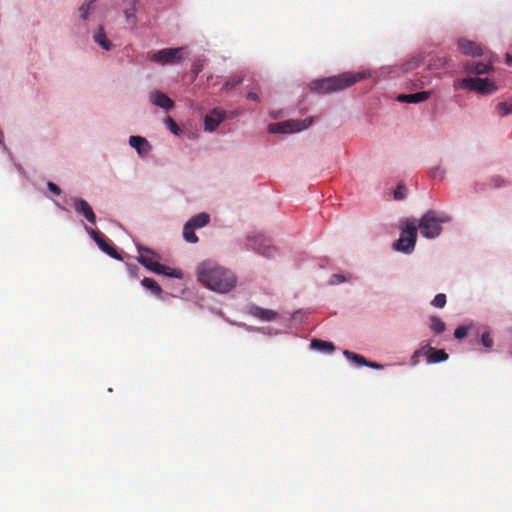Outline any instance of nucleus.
<instances>
[{"instance_id":"obj_1","label":"nucleus","mask_w":512,"mask_h":512,"mask_svg":"<svg viewBox=\"0 0 512 512\" xmlns=\"http://www.w3.org/2000/svg\"><path fill=\"white\" fill-rule=\"evenodd\" d=\"M197 280L206 288L218 292L231 291L237 282L233 272L213 261H203L196 269Z\"/></svg>"},{"instance_id":"obj_2","label":"nucleus","mask_w":512,"mask_h":512,"mask_svg":"<svg viewBox=\"0 0 512 512\" xmlns=\"http://www.w3.org/2000/svg\"><path fill=\"white\" fill-rule=\"evenodd\" d=\"M367 77L366 72H344L337 76L314 80L309 86L312 91L325 94L348 88Z\"/></svg>"},{"instance_id":"obj_3","label":"nucleus","mask_w":512,"mask_h":512,"mask_svg":"<svg viewBox=\"0 0 512 512\" xmlns=\"http://www.w3.org/2000/svg\"><path fill=\"white\" fill-rule=\"evenodd\" d=\"M417 240V224L413 218L404 220L401 227L400 237L394 242L393 248L396 251L410 254L414 251Z\"/></svg>"},{"instance_id":"obj_4","label":"nucleus","mask_w":512,"mask_h":512,"mask_svg":"<svg viewBox=\"0 0 512 512\" xmlns=\"http://www.w3.org/2000/svg\"><path fill=\"white\" fill-rule=\"evenodd\" d=\"M448 221L449 217H438L436 211L428 210L419 220L418 227L422 236L433 239L441 234V224Z\"/></svg>"},{"instance_id":"obj_5","label":"nucleus","mask_w":512,"mask_h":512,"mask_svg":"<svg viewBox=\"0 0 512 512\" xmlns=\"http://www.w3.org/2000/svg\"><path fill=\"white\" fill-rule=\"evenodd\" d=\"M459 88L475 91L477 93L488 95L497 90L495 83L489 79L483 78H464L457 82Z\"/></svg>"},{"instance_id":"obj_6","label":"nucleus","mask_w":512,"mask_h":512,"mask_svg":"<svg viewBox=\"0 0 512 512\" xmlns=\"http://www.w3.org/2000/svg\"><path fill=\"white\" fill-rule=\"evenodd\" d=\"M186 54V47L164 48L154 53L151 59L161 65L180 63Z\"/></svg>"},{"instance_id":"obj_7","label":"nucleus","mask_w":512,"mask_h":512,"mask_svg":"<svg viewBox=\"0 0 512 512\" xmlns=\"http://www.w3.org/2000/svg\"><path fill=\"white\" fill-rule=\"evenodd\" d=\"M312 119L305 120H288L275 124H271L269 127L270 132L272 133H293L299 132L303 129L308 128L311 124Z\"/></svg>"},{"instance_id":"obj_8","label":"nucleus","mask_w":512,"mask_h":512,"mask_svg":"<svg viewBox=\"0 0 512 512\" xmlns=\"http://www.w3.org/2000/svg\"><path fill=\"white\" fill-rule=\"evenodd\" d=\"M251 246L258 254L267 258L273 257L276 253V249L272 245L271 240L262 235L251 239Z\"/></svg>"},{"instance_id":"obj_9","label":"nucleus","mask_w":512,"mask_h":512,"mask_svg":"<svg viewBox=\"0 0 512 512\" xmlns=\"http://www.w3.org/2000/svg\"><path fill=\"white\" fill-rule=\"evenodd\" d=\"M138 252L139 256L137 257V261L148 270L157 273L159 268H162V264L153 260L155 253L151 249L139 246Z\"/></svg>"},{"instance_id":"obj_10","label":"nucleus","mask_w":512,"mask_h":512,"mask_svg":"<svg viewBox=\"0 0 512 512\" xmlns=\"http://www.w3.org/2000/svg\"><path fill=\"white\" fill-rule=\"evenodd\" d=\"M73 207L78 214H82L86 220L94 225L96 223V215L89 203L81 198H72Z\"/></svg>"},{"instance_id":"obj_11","label":"nucleus","mask_w":512,"mask_h":512,"mask_svg":"<svg viewBox=\"0 0 512 512\" xmlns=\"http://www.w3.org/2000/svg\"><path fill=\"white\" fill-rule=\"evenodd\" d=\"M88 233L93 237L99 248L114 259H121L116 249L106 241V239L97 231L88 229Z\"/></svg>"},{"instance_id":"obj_12","label":"nucleus","mask_w":512,"mask_h":512,"mask_svg":"<svg viewBox=\"0 0 512 512\" xmlns=\"http://www.w3.org/2000/svg\"><path fill=\"white\" fill-rule=\"evenodd\" d=\"M225 116V111L219 108L213 109L209 114L205 116V130L210 132L214 131L219 126V124L225 119Z\"/></svg>"},{"instance_id":"obj_13","label":"nucleus","mask_w":512,"mask_h":512,"mask_svg":"<svg viewBox=\"0 0 512 512\" xmlns=\"http://www.w3.org/2000/svg\"><path fill=\"white\" fill-rule=\"evenodd\" d=\"M152 104L168 111L174 107V102L160 91H152L149 95Z\"/></svg>"},{"instance_id":"obj_14","label":"nucleus","mask_w":512,"mask_h":512,"mask_svg":"<svg viewBox=\"0 0 512 512\" xmlns=\"http://www.w3.org/2000/svg\"><path fill=\"white\" fill-rule=\"evenodd\" d=\"M458 48L465 55H471V56L483 55L482 47L479 44H477L473 41L467 40V39H460L458 41Z\"/></svg>"},{"instance_id":"obj_15","label":"nucleus","mask_w":512,"mask_h":512,"mask_svg":"<svg viewBox=\"0 0 512 512\" xmlns=\"http://www.w3.org/2000/svg\"><path fill=\"white\" fill-rule=\"evenodd\" d=\"M129 144L133 147L140 156L147 155L151 151V145L141 136H130Z\"/></svg>"},{"instance_id":"obj_16","label":"nucleus","mask_w":512,"mask_h":512,"mask_svg":"<svg viewBox=\"0 0 512 512\" xmlns=\"http://www.w3.org/2000/svg\"><path fill=\"white\" fill-rule=\"evenodd\" d=\"M464 69L469 74H488L492 70V64L490 63H483V62H467L464 65Z\"/></svg>"},{"instance_id":"obj_17","label":"nucleus","mask_w":512,"mask_h":512,"mask_svg":"<svg viewBox=\"0 0 512 512\" xmlns=\"http://www.w3.org/2000/svg\"><path fill=\"white\" fill-rule=\"evenodd\" d=\"M250 314L262 321H273L277 318V312L271 309L253 306L250 309Z\"/></svg>"},{"instance_id":"obj_18","label":"nucleus","mask_w":512,"mask_h":512,"mask_svg":"<svg viewBox=\"0 0 512 512\" xmlns=\"http://www.w3.org/2000/svg\"><path fill=\"white\" fill-rule=\"evenodd\" d=\"M430 97V92L421 91L413 94H401L397 97V100L405 103H420L427 100Z\"/></svg>"},{"instance_id":"obj_19","label":"nucleus","mask_w":512,"mask_h":512,"mask_svg":"<svg viewBox=\"0 0 512 512\" xmlns=\"http://www.w3.org/2000/svg\"><path fill=\"white\" fill-rule=\"evenodd\" d=\"M448 359V354L443 349H435L427 346V361L429 363H438Z\"/></svg>"},{"instance_id":"obj_20","label":"nucleus","mask_w":512,"mask_h":512,"mask_svg":"<svg viewBox=\"0 0 512 512\" xmlns=\"http://www.w3.org/2000/svg\"><path fill=\"white\" fill-rule=\"evenodd\" d=\"M94 41L101 46L104 50L109 51L112 48V43L107 38L104 28L102 26L95 32Z\"/></svg>"},{"instance_id":"obj_21","label":"nucleus","mask_w":512,"mask_h":512,"mask_svg":"<svg viewBox=\"0 0 512 512\" xmlns=\"http://www.w3.org/2000/svg\"><path fill=\"white\" fill-rule=\"evenodd\" d=\"M209 221L210 216L207 213L202 212L193 216L187 223L197 229L206 226Z\"/></svg>"},{"instance_id":"obj_22","label":"nucleus","mask_w":512,"mask_h":512,"mask_svg":"<svg viewBox=\"0 0 512 512\" xmlns=\"http://www.w3.org/2000/svg\"><path fill=\"white\" fill-rule=\"evenodd\" d=\"M311 348L324 352H333L335 350V346L332 342L320 339H313L311 341Z\"/></svg>"},{"instance_id":"obj_23","label":"nucleus","mask_w":512,"mask_h":512,"mask_svg":"<svg viewBox=\"0 0 512 512\" xmlns=\"http://www.w3.org/2000/svg\"><path fill=\"white\" fill-rule=\"evenodd\" d=\"M141 284L146 289L150 290L154 295L160 296L162 293V288L160 285L152 278H144L141 281Z\"/></svg>"},{"instance_id":"obj_24","label":"nucleus","mask_w":512,"mask_h":512,"mask_svg":"<svg viewBox=\"0 0 512 512\" xmlns=\"http://www.w3.org/2000/svg\"><path fill=\"white\" fill-rule=\"evenodd\" d=\"M156 274H163L165 276L177 279L183 278V272L180 269L171 268L165 265H162V268H159V271Z\"/></svg>"},{"instance_id":"obj_25","label":"nucleus","mask_w":512,"mask_h":512,"mask_svg":"<svg viewBox=\"0 0 512 512\" xmlns=\"http://www.w3.org/2000/svg\"><path fill=\"white\" fill-rule=\"evenodd\" d=\"M195 228L186 223L183 228V237L189 243H196L198 241V237L194 232Z\"/></svg>"},{"instance_id":"obj_26","label":"nucleus","mask_w":512,"mask_h":512,"mask_svg":"<svg viewBox=\"0 0 512 512\" xmlns=\"http://www.w3.org/2000/svg\"><path fill=\"white\" fill-rule=\"evenodd\" d=\"M430 328L436 334H440L445 331L446 325L439 317L433 316L430 319Z\"/></svg>"},{"instance_id":"obj_27","label":"nucleus","mask_w":512,"mask_h":512,"mask_svg":"<svg viewBox=\"0 0 512 512\" xmlns=\"http://www.w3.org/2000/svg\"><path fill=\"white\" fill-rule=\"evenodd\" d=\"M343 354L345 355V357L347 359L354 361L358 365L367 366V364H368V361L362 355L356 354V353L351 352L349 350H345L343 352Z\"/></svg>"},{"instance_id":"obj_28","label":"nucleus","mask_w":512,"mask_h":512,"mask_svg":"<svg viewBox=\"0 0 512 512\" xmlns=\"http://www.w3.org/2000/svg\"><path fill=\"white\" fill-rule=\"evenodd\" d=\"M242 82L243 77L235 75L225 82V84L223 85V89H225L226 91L232 90L236 86L240 85Z\"/></svg>"},{"instance_id":"obj_29","label":"nucleus","mask_w":512,"mask_h":512,"mask_svg":"<svg viewBox=\"0 0 512 512\" xmlns=\"http://www.w3.org/2000/svg\"><path fill=\"white\" fill-rule=\"evenodd\" d=\"M496 111L501 116H507L512 112V104L508 102H500L496 105Z\"/></svg>"},{"instance_id":"obj_30","label":"nucleus","mask_w":512,"mask_h":512,"mask_svg":"<svg viewBox=\"0 0 512 512\" xmlns=\"http://www.w3.org/2000/svg\"><path fill=\"white\" fill-rule=\"evenodd\" d=\"M507 180L501 176H493L489 179L488 186L491 188H501L507 185Z\"/></svg>"},{"instance_id":"obj_31","label":"nucleus","mask_w":512,"mask_h":512,"mask_svg":"<svg viewBox=\"0 0 512 512\" xmlns=\"http://www.w3.org/2000/svg\"><path fill=\"white\" fill-rule=\"evenodd\" d=\"M448 65V59L444 56L436 57L434 58L431 63L430 67L434 69H441Z\"/></svg>"},{"instance_id":"obj_32","label":"nucleus","mask_w":512,"mask_h":512,"mask_svg":"<svg viewBox=\"0 0 512 512\" xmlns=\"http://www.w3.org/2000/svg\"><path fill=\"white\" fill-rule=\"evenodd\" d=\"M95 2V0H91L87 3H84L80 6L79 8V12H80V16L83 20H86L88 18V15L90 13V10L92 9L93 7V3Z\"/></svg>"},{"instance_id":"obj_33","label":"nucleus","mask_w":512,"mask_h":512,"mask_svg":"<svg viewBox=\"0 0 512 512\" xmlns=\"http://www.w3.org/2000/svg\"><path fill=\"white\" fill-rule=\"evenodd\" d=\"M165 124L167 125L168 129L174 134V135H179L180 132H181V129L180 127L178 126V124L170 117L168 116L166 119H165Z\"/></svg>"},{"instance_id":"obj_34","label":"nucleus","mask_w":512,"mask_h":512,"mask_svg":"<svg viewBox=\"0 0 512 512\" xmlns=\"http://www.w3.org/2000/svg\"><path fill=\"white\" fill-rule=\"evenodd\" d=\"M431 304L438 308H443L446 304V295L443 293L437 294L432 300Z\"/></svg>"},{"instance_id":"obj_35","label":"nucleus","mask_w":512,"mask_h":512,"mask_svg":"<svg viewBox=\"0 0 512 512\" xmlns=\"http://www.w3.org/2000/svg\"><path fill=\"white\" fill-rule=\"evenodd\" d=\"M135 12H136V10H132V8H125V9H124L125 17H126L127 21H128L132 26H135V25H136V23H137V19H136V16H135Z\"/></svg>"},{"instance_id":"obj_36","label":"nucleus","mask_w":512,"mask_h":512,"mask_svg":"<svg viewBox=\"0 0 512 512\" xmlns=\"http://www.w3.org/2000/svg\"><path fill=\"white\" fill-rule=\"evenodd\" d=\"M481 343L486 348H491L493 346L494 342L489 332H484L481 335Z\"/></svg>"},{"instance_id":"obj_37","label":"nucleus","mask_w":512,"mask_h":512,"mask_svg":"<svg viewBox=\"0 0 512 512\" xmlns=\"http://www.w3.org/2000/svg\"><path fill=\"white\" fill-rule=\"evenodd\" d=\"M406 197V188L399 184L394 191V199L395 200H403Z\"/></svg>"},{"instance_id":"obj_38","label":"nucleus","mask_w":512,"mask_h":512,"mask_svg":"<svg viewBox=\"0 0 512 512\" xmlns=\"http://www.w3.org/2000/svg\"><path fill=\"white\" fill-rule=\"evenodd\" d=\"M468 334V330L465 326H459L454 331V336L457 339H463Z\"/></svg>"},{"instance_id":"obj_39","label":"nucleus","mask_w":512,"mask_h":512,"mask_svg":"<svg viewBox=\"0 0 512 512\" xmlns=\"http://www.w3.org/2000/svg\"><path fill=\"white\" fill-rule=\"evenodd\" d=\"M345 281V277L341 274H333L330 278V284H338Z\"/></svg>"},{"instance_id":"obj_40","label":"nucleus","mask_w":512,"mask_h":512,"mask_svg":"<svg viewBox=\"0 0 512 512\" xmlns=\"http://www.w3.org/2000/svg\"><path fill=\"white\" fill-rule=\"evenodd\" d=\"M47 187L48 189L55 195H60L61 194V189L53 182H48L47 183Z\"/></svg>"},{"instance_id":"obj_41","label":"nucleus","mask_w":512,"mask_h":512,"mask_svg":"<svg viewBox=\"0 0 512 512\" xmlns=\"http://www.w3.org/2000/svg\"><path fill=\"white\" fill-rule=\"evenodd\" d=\"M125 4V8H132V10H136L137 0H123Z\"/></svg>"},{"instance_id":"obj_42","label":"nucleus","mask_w":512,"mask_h":512,"mask_svg":"<svg viewBox=\"0 0 512 512\" xmlns=\"http://www.w3.org/2000/svg\"><path fill=\"white\" fill-rule=\"evenodd\" d=\"M367 366L370 367V368H373V369H377V370H380V369L384 368V366L382 364H379L377 362H370V361H368Z\"/></svg>"},{"instance_id":"obj_43","label":"nucleus","mask_w":512,"mask_h":512,"mask_svg":"<svg viewBox=\"0 0 512 512\" xmlns=\"http://www.w3.org/2000/svg\"><path fill=\"white\" fill-rule=\"evenodd\" d=\"M247 99L251 100V101H256V102H258L260 100L258 94L255 92H249L247 94Z\"/></svg>"},{"instance_id":"obj_44","label":"nucleus","mask_w":512,"mask_h":512,"mask_svg":"<svg viewBox=\"0 0 512 512\" xmlns=\"http://www.w3.org/2000/svg\"><path fill=\"white\" fill-rule=\"evenodd\" d=\"M438 172H440V168L439 167H436V168H433L431 169V174L432 176L436 177Z\"/></svg>"},{"instance_id":"obj_45","label":"nucleus","mask_w":512,"mask_h":512,"mask_svg":"<svg viewBox=\"0 0 512 512\" xmlns=\"http://www.w3.org/2000/svg\"><path fill=\"white\" fill-rule=\"evenodd\" d=\"M424 349H425V347H424V348H422V349H420V350L415 351V353H414V355H413V358L418 357V356L422 353V351H423Z\"/></svg>"},{"instance_id":"obj_46","label":"nucleus","mask_w":512,"mask_h":512,"mask_svg":"<svg viewBox=\"0 0 512 512\" xmlns=\"http://www.w3.org/2000/svg\"><path fill=\"white\" fill-rule=\"evenodd\" d=\"M507 63L510 65L512 63V57L507 55Z\"/></svg>"}]
</instances>
